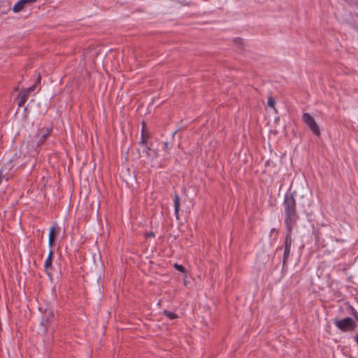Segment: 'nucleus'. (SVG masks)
<instances>
[{
  "mask_svg": "<svg viewBox=\"0 0 358 358\" xmlns=\"http://www.w3.org/2000/svg\"><path fill=\"white\" fill-rule=\"evenodd\" d=\"M295 194L296 192L289 189L285 193L282 202L285 228L288 229H293L299 220Z\"/></svg>",
  "mask_w": 358,
  "mask_h": 358,
  "instance_id": "obj_1",
  "label": "nucleus"
},
{
  "mask_svg": "<svg viewBox=\"0 0 358 358\" xmlns=\"http://www.w3.org/2000/svg\"><path fill=\"white\" fill-rule=\"evenodd\" d=\"M41 78H42V77H41V74L38 73L37 75V78H36L35 83L33 85L30 86L29 87L21 90V92L17 95V99H18L17 105L19 107H22L24 105V103L27 102L29 96H30V94L36 90V87L38 85H40Z\"/></svg>",
  "mask_w": 358,
  "mask_h": 358,
  "instance_id": "obj_2",
  "label": "nucleus"
},
{
  "mask_svg": "<svg viewBox=\"0 0 358 358\" xmlns=\"http://www.w3.org/2000/svg\"><path fill=\"white\" fill-rule=\"evenodd\" d=\"M334 324L338 329L343 332H352L355 331L357 327L356 322L350 317L341 320L335 319Z\"/></svg>",
  "mask_w": 358,
  "mask_h": 358,
  "instance_id": "obj_3",
  "label": "nucleus"
},
{
  "mask_svg": "<svg viewBox=\"0 0 358 358\" xmlns=\"http://www.w3.org/2000/svg\"><path fill=\"white\" fill-rule=\"evenodd\" d=\"M302 121L307 125V127L311 130L313 134L317 136H320V129L317 124L316 123L314 117L308 113H304L302 115Z\"/></svg>",
  "mask_w": 358,
  "mask_h": 358,
  "instance_id": "obj_4",
  "label": "nucleus"
},
{
  "mask_svg": "<svg viewBox=\"0 0 358 358\" xmlns=\"http://www.w3.org/2000/svg\"><path fill=\"white\" fill-rule=\"evenodd\" d=\"M293 229L286 228V235L285 240V245H284V252H283V260L282 264L283 266L287 262V260L290 255L291 247L292 245V233Z\"/></svg>",
  "mask_w": 358,
  "mask_h": 358,
  "instance_id": "obj_5",
  "label": "nucleus"
},
{
  "mask_svg": "<svg viewBox=\"0 0 358 358\" xmlns=\"http://www.w3.org/2000/svg\"><path fill=\"white\" fill-rule=\"evenodd\" d=\"M52 128H42L38 130L36 134V137L38 138V141L36 142V145L38 147L43 145L45 141H46L48 136L50 135L52 131Z\"/></svg>",
  "mask_w": 358,
  "mask_h": 358,
  "instance_id": "obj_6",
  "label": "nucleus"
},
{
  "mask_svg": "<svg viewBox=\"0 0 358 358\" xmlns=\"http://www.w3.org/2000/svg\"><path fill=\"white\" fill-rule=\"evenodd\" d=\"M53 255H54L53 250L52 248H50V250L49 251L48 256V257L45 262V264H44V268H45V273L50 278H51V275H52L51 270L52 268Z\"/></svg>",
  "mask_w": 358,
  "mask_h": 358,
  "instance_id": "obj_7",
  "label": "nucleus"
},
{
  "mask_svg": "<svg viewBox=\"0 0 358 358\" xmlns=\"http://www.w3.org/2000/svg\"><path fill=\"white\" fill-rule=\"evenodd\" d=\"M37 0H19L13 7L14 13H19L23 10L27 3H34Z\"/></svg>",
  "mask_w": 358,
  "mask_h": 358,
  "instance_id": "obj_8",
  "label": "nucleus"
},
{
  "mask_svg": "<svg viewBox=\"0 0 358 358\" xmlns=\"http://www.w3.org/2000/svg\"><path fill=\"white\" fill-rule=\"evenodd\" d=\"M149 138H150V135L148 134V131L146 129V124L144 122H143L142 129H141V141L139 142V144L141 146H147Z\"/></svg>",
  "mask_w": 358,
  "mask_h": 358,
  "instance_id": "obj_9",
  "label": "nucleus"
},
{
  "mask_svg": "<svg viewBox=\"0 0 358 358\" xmlns=\"http://www.w3.org/2000/svg\"><path fill=\"white\" fill-rule=\"evenodd\" d=\"M144 147V151L148 158L154 159L158 157V152L157 150H152L150 146L147 144V146Z\"/></svg>",
  "mask_w": 358,
  "mask_h": 358,
  "instance_id": "obj_10",
  "label": "nucleus"
},
{
  "mask_svg": "<svg viewBox=\"0 0 358 358\" xmlns=\"http://www.w3.org/2000/svg\"><path fill=\"white\" fill-rule=\"evenodd\" d=\"M13 160H10L8 161L7 163H6L1 169L0 170V184L2 182V178L4 177V176L3 175V172L6 171V172H8L9 171H10L13 168Z\"/></svg>",
  "mask_w": 358,
  "mask_h": 358,
  "instance_id": "obj_11",
  "label": "nucleus"
},
{
  "mask_svg": "<svg viewBox=\"0 0 358 358\" xmlns=\"http://www.w3.org/2000/svg\"><path fill=\"white\" fill-rule=\"evenodd\" d=\"M173 203H174V213L176 215V218L179 219V210H180V197L177 193H175L173 196Z\"/></svg>",
  "mask_w": 358,
  "mask_h": 358,
  "instance_id": "obj_12",
  "label": "nucleus"
},
{
  "mask_svg": "<svg viewBox=\"0 0 358 358\" xmlns=\"http://www.w3.org/2000/svg\"><path fill=\"white\" fill-rule=\"evenodd\" d=\"M55 230H56L55 227H52L50 229L49 240H48V246L50 248H52V247L55 244V238H56Z\"/></svg>",
  "mask_w": 358,
  "mask_h": 358,
  "instance_id": "obj_13",
  "label": "nucleus"
},
{
  "mask_svg": "<svg viewBox=\"0 0 358 358\" xmlns=\"http://www.w3.org/2000/svg\"><path fill=\"white\" fill-rule=\"evenodd\" d=\"M54 319V315L52 313H50L46 317H43L41 322V324L44 326L45 329L50 326L52 322V320Z\"/></svg>",
  "mask_w": 358,
  "mask_h": 358,
  "instance_id": "obj_14",
  "label": "nucleus"
},
{
  "mask_svg": "<svg viewBox=\"0 0 358 358\" xmlns=\"http://www.w3.org/2000/svg\"><path fill=\"white\" fill-rule=\"evenodd\" d=\"M315 243L317 245V248H322L324 247V239L321 238L320 235L319 234H316L315 236Z\"/></svg>",
  "mask_w": 358,
  "mask_h": 358,
  "instance_id": "obj_15",
  "label": "nucleus"
},
{
  "mask_svg": "<svg viewBox=\"0 0 358 358\" xmlns=\"http://www.w3.org/2000/svg\"><path fill=\"white\" fill-rule=\"evenodd\" d=\"M163 314L166 316L170 320H174L178 318V315L173 312H171L167 310H164L163 311Z\"/></svg>",
  "mask_w": 358,
  "mask_h": 358,
  "instance_id": "obj_16",
  "label": "nucleus"
},
{
  "mask_svg": "<svg viewBox=\"0 0 358 358\" xmlns=\"http://www.w3.org/2000/svg\"><path fill=\"white\" fill-rule=\"evenodd\" d=\"M173 144L172 142L166 141L163 144L162 149L167 154H169V150L173 148Z\"/></svg>",
  "mask_w": 358,
  "mask_h": 358,
  "instance_id": "obj_17",
  "label": "nucleus"
},
{
  "mask_svg": "<svg viewBox=\"0 0 358 358\" xmlns=\"http://www.w3.org/2000/svg\"><path fill=\"white\" fill-rule=\"evenodd\" d=\"M234 43L238 45L241 49H243V39L241 38H235L234 39Z\"/></svg>",
  "mask_w": 358,
  "mask_h": 358,
  "instance_id": "obj_18",
  "label": "nucleus"
},
{
  "mask_svg": "<svg viewBox=\"0 0 358 358\" xmlns=\"http://www.w3.org/2000/svg\"><path fill=\"white\" fill-rule=\"evenodd\" d=\"M174 268L181 273H185L186 271V268L181 264H175Z\"/></svg>",
  "mask_w": 358,
  "mask_h": 358,
  "instance_id": "obj_19",
  "label": "nucleus"
},
{
  "mask_svg": "<svg viewBox=\"0 0 358 358\" xmlns=\"http://www.w3.org/2000/svg\"><path fill=\"white\" fill-rule=\"evenodd\" d=\"M267 103L269 107L273 108L275 103V99L273 97H269Z\"/></svg>",
  "mask_w": 358,
  "mask_h": 358,
  "instance_id": "obj_20",
  "label": "nucleus"
},
{
  "mask_svg": "<svg viewBox=\"0 0 358 358\" xmlns=\"http://www.w3.org/2000/svg\"><path fill=\"white\" fill-rule=\"evenodd\" d=\"M150 237H155V233L154 232L150 231V232L145 233V238L146 239H148V238H149Z\"/></svg>",
  "mask_w": 358,
  "mask_h": 358,
  "instance_id": "obj_21",
  "label": "nucleus"
},
{
  "mask_svg": "<svg viewBox=\"0 0 358 358\" xmlns=\"http://www.w3.org/2000/svg\"><path fill=\"white\" fill-rule=\"evenodd\" d=\"M273 233H275V234H278V230L275 228H273L271 229V231H270V234L271 235L273 234Z\"/></svg>",
  "mask_w": 358,
  "mask_h": 358,
  "instance_id": "obj_22",
  "label": "nucleus"
},
{
  "mask_svg": "<svg viewBox=\"0 0 358 358\" xmlns=\"http://www.w3.org/2000/svg\"><path fill=\"white\" fill-rule=\"evenodd\" d=\"M352 315H355V317H357V313L356 312V310L352 308Z\"/></svg>",
  "mask_w": 358,
  "mask_h": 358,
  "instance_id": "obj_23",
  "label": "nucleus"
},
{
  "mask_svg": "<svg viewBox=\"0 0 358 358\" xmlns=\"http://www.w3.org/2000/svg\"><path fill=\"white\" fill-rule=\"evenodd\" d=\"M357 17H358V15H357Z\"/></svg>",
  "mask_w": 358,
  "mask_h": 358,
  "instance_id": "obj_24",
  "label": "nucleus"
}]
</instances>
